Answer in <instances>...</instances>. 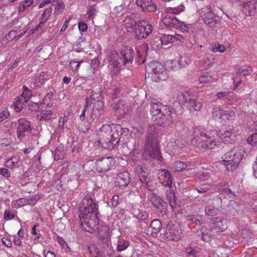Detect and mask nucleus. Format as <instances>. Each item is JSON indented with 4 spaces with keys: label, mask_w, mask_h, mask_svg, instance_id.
<instances>
[{
    "label": "nucleus",
    "mask_w": 257,
    "mask_h": 257,
    "mask_svg": "<svg viewBox=\"0 0 257 257\" xmlns=\"http://www.w3.org/2000/svg\"><path fill=\"white\" fill-rule=\"evenodd\" d=\"M247 142L250 145L257 147V133L250 136L247 139Z\"/></svg>",
    "instance_id": "13d9d810"
},
{
    "label": "nucleus",
    "mask_w": 257,
    "mask_h": 257,
    "mask_svg": "<svg viewBox=\"0 0 257 257\" xmlns=\"http://www.w3.org/2000/svg\"><path fill=\"white\" fill-rule=\"evenodd\" d=\"M209 50L214 53H223L225 51V48L223 45L219 43H214L210 46Z\"/></svg>",
    "instance_id": "4c0bfd02"
},
{
    "label": "nucleus",
    "mask_w": 257,
    "mask_h": 257,
    "mask_svg": "<svg viewBox=\"0 0 257 257\" xmlns=\"http://www.w3.org/2000/svg\"><path fill=\"white\" fill-rule=\"evenodd\" d=\"M40 113L37 115V118L40 120H48L51 118L52 114V111L50 110H44L42 109L40 111Z\"/></svg>",
    "instance_id": "c9c22d12"
},
{
    "label": "nucleus",
    "mask_w": 257,
    "mask_h": 257,
    "mask_svg": "<svg viewBox=\"0 0 257 257\" xmlns=\"http://www.w3.org/2000/svg\"><path fill=\"white\" fill-rule=\"evenodd\" d=\"M159 144L152 135H149L147 139L145 145L144 153L151 158L157 159L160 162L162 161V157L160 156Z\"/></svg>",
    "instance_id": "6e6552de"
},
{
    "label": "nucleus",
    "mask_w": 257,
    "mask_h": 257,
    "mask_svg": "<svg viewBox=\"0 0 257 257\" xmlns=\"http://www.w3.org/2000/svg\"><path fill=\"white\" fill-rule=\"evenodd\" d=\"M226 228V220L223 218L217 217L211 220L209 225L211 235L217 234Z\"/></svg>",
    "instance_id": "ddd939ff"
},
{
    "label": "nucleus",
    "mask_w": 257,
    "mask_h": 257,
    "mask_svg": "<svg viewBox=\"0 0 257 257\" xmlns=\"http://www.w3.org/2000/svg\"><path fill=\"white\" fill-rule=\"evenodd\" d=\"M113 130L117 131L115 126L112 128L109 124L102 125L97 133L99 137L98 146L110 151L117 149L120 138L118 133H113Z\"/></svg>",
    "instance_id": "39448f33"
},
{
    "label": "nucleus",
    "mask_w": 257,
    "mask_h": 257,
    "mask_svg": "<svg viewBox=\"0 0 257 257\" xmlns=\"http://www.w3.org/2000/svg\"><path fill=\"white\" fill-rule=\"evenodd\" d=\"M34 3V0H25L22 2L18 7V13L21 18L24 16V12Z\"/></svg>",
    "instance_id": "c85d7f7f"
},
{
    "label": "nucleus",
    "mask_w": 257,
    "mask_h": 257,
    "mask_svg": "<svg viewBox=\"0 0 257 257\" xmlns=\"http://www.w3.org/2000/svg\"><path fill=\"white\" fill-rule=\"evenodd\" d=\"M130 244V241L122 238L119 239L117 241L116 249L118 252L124 251L127 249Z\"/></svg>",
    "instance_id": "72a5a7b5"
},
{
    "label": "nucleus",
    "mask_w": 257,
    "mask_h": 257,
    "mask_svg": "<svg viewBox=\"0 0 257 257\" xmlns=\"http://www.w3.org/2000/svg\"><path fill=\"white\" fill-rule=\"evenodd\" d=\"M5 165L9 168H14L20 166V158L18 156H13L9 158L5 162Z\"/></svg>",
    "instance_id": "2f4dec72"
},
{
    "label": "nucleus",
    "mask_w": 257,
    "mask_h": 257,
    "mask_svg": "<svg viewBox=\"0 0 257 257\" xmlns=\"http://www.w3.org/2000/svg\"><path fill=\"white\" fill-rule=\"evenodd\" d=\"M135 35L138 39L146 38L152 33L153 27L150 23L146 21H141L138 22Z\"/></svg>",
    "instance_id": "9d476101"
},
{
    "label": "nucleus",
    "mask_w": 257,
    "mask_h": 257,
    "mask_svg": "<svg viewBox=\"0 0 257 257\" xmlns=\"http://www.w3.org/2000/svg\"><path fill=\"white\" fill-rule=\"evenodd\" d=\"M140 153L141 149L139 145L135 146L133 150L129 154L128 157L135 163L140 159L141 156Z\"/></svg>",
    "instance_id": "473e14b6"
},
{
    "label": "nucleus",
    "mask_w": 257,
    "mask_h": 257,
    "mask_svg": "<svg viewBox=\"0 0 257 257\" xmlns=\"http://www.w3.org/2000/svg\"><path fill=\"white\" fill-rule=\"evenodd\" d=\"M16 212L15 210L6 209L4 212V219L6 221L12 220L15 218Z\"/></svg>",
    "instance_id": "37998d69"
},
{
    "label": "nucleus",
    "mask_w": 257,
    "mask_h": 257,
    "mask_svg": "<svg viewBox=\"0 0 257 257\" xmlns=\"http://www.w3.org/2000/svg\"><path fill=\"white\" fill-rule=\"evenodd\" d=\"M242 12L245 16L254 14L257 6V0H238Z\"/></svg>",
    "instance_id": "dca6fc26"
},
{
    "label": "nucleus",
    "mask_w": 257,
    "mask_h": 257,
    "mask_svg": "<svg viewBox=\"0 0 257 257\" xmlns=\"http://www.w3.org/2000/svg\"><path fill=\"white\" fill-rule=\"evenodd\" d=\"M233 128L230 127L226 128L225 130H221L218 131L217 138L218 140L220 141V145L223 142H227L235 132L233 131Z\"/></svg>",
    "instance_id": "5701e85b"
},
{
    "label": "nucleus",
    "mask_w": 257,
    "mask_h": 257,
    "mask_svg": "<svg viewBox=\"0 0 257 257\" xmlns=\"http://www.w3.org/2000/svg\"><path fill=\"white\" fill-rule=\"evenodd\" d=\"M190 62V58L186 55H184L180 57L179 62L178 61V63L179 67H186L188 66Z\"/></svg>",
    "instance_id": "de8ad7c7"
},
{
    "label": "nucleus",
    "mask_w": 257,
    "mask_h": 257,
    "mask_svg": "<svg viewBox=\"0 0 257 257\" xmlns=\"http://www.w3.org/2000/svg\"><path fill=\"white\" fill-rule=\"evenodd\" d=\"M148 197L152 204L159 209L162 210V208L166 205V203L163 201L159 196L153 193H150V194L149 195Z\"/></svg>",
    "instance_id": "a878e982"
},
{
    "label": "nucleus",
    "mask_w": 257,
    "mask_h": 257,
    "mask_svg": "<svg viewBox=\"0 0 257 257\" xmlns=\"http://www.w3.org/2000/svg\"><path fill=\"white\" fill-rule=\"evenodd\" d=\"M220 194L223 195L225 198H228L231 199H233L235 196L234 194L228 188H225L222 190L221 191Z\"/></svg>",
    "instance_id": "4d7b16f0"
},
{
    "label": "nucleus",
    "mask_w": 257,
    "mask_h": 257,
    "mask_svg": "<svg viewBox=\"0 0 257 257\" xmlns=\"http://www.w3.org/2000/svg\"><path fill=\"white\" fill-rule=\"evenodd\" d=\"M244 152V149L242 146L234 147L222 157V160L219 163L225 167L227 172H232L238 167Z\"/></svg>",
    "instance_id": "423d86ee"
},
{
    "label": "nucleus",
    "mask_w": 257,
    "mask_h": 257,
    "mask_svg": "<svg viewBox=\"0 0 257 257\" xmlns=\"http://www.w3.org/2000/svg\"><path fill=\"white\" fill-rule=\"evenodd\" d=\"M136 4L144 12H152L157 10V6L152 0H136Z\"/></svg>",
    "instance_id": "412c9836"
},
{
    "label": "nucleus",
    "mask_w": 257,
    "mask_h": 257,
    "mask_svg": "<svg viewBox=\"0 0 257 257\" xmlns=\"http://www.w3.org/2000/svg\"><path fill=\"white\" fill-rule=\"evenodd\" d=\"M83 62V60L78 62L75 59H73L70 61V66L73 71L78 72L80 68V64Z\"/></svg>",
    "instance_id": "09e8293b"
},
{
    "label": "nucleus",
    "mask_w": 257,
    "mask_h": 257,
    "mask_svg": "<svg viewBox=\"0 0 257 257\" xmlns=\"http://www.w3.org/2000/svg\"><path fill=\"white\" fill-rule=\"evenodd\" d=\"M252 71V67L250 66H243L240 67L238 70V73L240 75L245 76L247 75Z\"/></svg>",
    "instance_id": "864d4df0"
},
{
    "label": "nucleus",
    "mask_w": 257,
    "mask_h": 257,
    "mask_svg": "<svg viewBox=\"0 0 257 257\" xmlns=\"http://www.w3.org/2000/svg\"><path fill=\"white\" fill-rule=\"evenodd\" d=\"M150 113L155 123L163 126L171 125L176 115L173 108L163 105L160 102L151 104Z\"/></svg>",
    "instance_id": "7ed1b4c3"
},
{
    "label": "nucleus",
    "mask_w": 257,
    "mask_h": 257,
    "mask_svg": "<svg viewBox=\"0 0 257 257\" xmlns=\"http://www.w3.org/2000/svg\"><path fill=\"white\" fill-rule=\"evenodd\" d=\"M178 99L180 104L181 103H185L188 104L189 103V101L192 99V98L190 97V93L188 91H185L182 93H180V94L179 95Z\"/></svg>",
    "instance_id": "58836bf2"
},
{
    "label": "nucleus",
    "mask_w": 257,
    "mask_h": 257,
    "mask_svg": "<svg viewBox=\"0 0 257 257\" xmlns=\"http://www.w3.org/2000/svg\"><path fill=\"white\" fill-rule=\"evenodd\" d=\"M79 213L80 224L83 229L88 232L98 230L102 246L109 247L111 242L108 228H98V208L91 198L86 196L82 199Z\"/></svg>",
    "instance_id": "f257e3e1"
},
{
    "label": "nucleus",
    "mask_w": 257,
    "mask_h": 257,
    "mask_svg": "<svg viewBox=\"0 0 257 257\" xmlns=\"http://www.w3.org/2000/svg\"><path fill=\"white\" fill-rule=\"evenodd\" d=\"M165 65L168 70L175 71L179 68V66L177 60L168 61L166 63Z\"/></svg>",
    "instance_id": "49530a36"
},
{
    "label": "nucleus",
    "mask_w": 257,
    "mask_h": 257,
    "mask_svg": "<svg viewBox=\"0 0 257 257\" xmlns=\"http://www.w3.org/2000/svg\"><path fill=\"white\" fill-rule=\"evenodd\" d=\"M65 5L62 1H60L58 3L57 6L55 8L54 15H58L62 13L64 11Z\"/></svg>",
    "instance_id": "5fc2aeb1"
},
{
    "label": "nucleus",
    "mask_w": 257,
    "mask_h": 257,
    "mask_svg": "<svg viewBox=\"0 0 257 257\" xmlns=\"http://www.w3.org/2000/svg\"><path fill=\"white\" fill-rule=\"evenodd\" d=\"M212 116L214 120L223 124L227 123L229 121L233 120L235 118L233 111L223 110L217 105L213 106Z\"/></svg>",
    "instance_id": "1a4fd4ad"
},
{
    "label": "nucleus",
    "mask_w": 257,
    "mask_h": 257,
    "mask_svg": "<svg viewBox=\"0 0 257 257\" xmlns=\"http://www.w3.org/2000/svg\"><path fill=\"white\" fill-rule=\"evenodd\" d=\"M125 103L123 100H120L116 102L114 105L113 109L115 110L122 111L123 112L125 113Z\"/></svg>",
    "instance_id": "8fccbe9b"
},
{
    "label": "nucleus",
    "mask_w": 257,
    "mask_h": 257,
    "mask_svg": "<svg viewBox=\"0 0 257 257\" xmlns=\"http://www.w3.org/2000/svg\"><path fill=\"white\" fill-rule=\"evenodd\" d=\"M186 167V163L181 161H177L174 163L172 169L174 171L179 172L183 170Z\"/></svg>",
    "instance_id": "a18cd8bd"
},
{
    "label": "nucleus",
    "mask_w": 257,
    "mask_h": 257,
    "mask_svg": "<svg viewBox=\"0 0 257 257\" xmlns=\"http://www.w3.org/2000/svg\"><path fill=\"white\" fill-rule=\"evenodd\" d=\"M165 235L169 240L178 241L182 238V231L180 227L169 222L167 225Z\"/></svg>",
    "instance_id": "9b49d317"
},
{
    "label": "nucleus",
    "mask_w": 257,
    "mask_h": 257,
    "mask_svg": "<svg viewBox=\"0 0 257 257\" xmlns=\"http://www.w3.org/2000/svg\"><path fill=\"white\" fill-rule=\"evenodd\" d=\"M133 214L135 217L142 220H145L148 217V214L146 211L139 209H134Z\"/></svg>",
    "instance_id": "e433bc0d"
},
{
    "label": "nucleus",
    "mask_w": 257,
    "mask_h": 257,
    "mask_svg": "<svg viewBox=\"0 0 257 257\" xmlns=\"http://www.w3.org/2000/svg\"><path fill=\"white\" fill-rule=\"evenodd\" d=\"M88 17L89 19H92L93 16L95 15L96 10L95 8V6H91L89 7L88 9Z\"/></svg>",
    "instance_id": "69168bd1"
},
{
    "label": "nucleus",
    "mask_w": 257,
    "mask_h": 257,
    "mask_svg": "<svg viewBox=\"0 0 257 257\" xmlns=\"http://www.w3.org/2000/svg\"><path fill=\"white\" fill-rule=\"evenodd\" d=\"M44 76V73L42 72L39 76H37L34 79L33 83L37 87H40L41 84H42L44 81V78H43Z\"/></svg>",
    "instance_id": "6e6d98bb"
},
{
    "label": "nucleus",
    "mask_w": 257,
    "mask_h": 257,
    "mask_svg": "<svg viewBox=\"0 0 257 257\" xmlns=\"http://www.w3.org/2000/svg\"><path fill=\"white\" fill-rule=\"evenodd\" d=\"M205 212L207 215L215 216L218 212V209L213 205H207L205 208Z\"/></svg>",
    "instance_id": "79ce46f5"
},
{
    "label": "nucleus",
    "mask_w": 257,
    "mask_h": 257,
    "mask_svg": "<svg viewBox=\"0 0 257 257\" xmlns=\"http://www.w3.org/2000/svg\"><path fill=\"white\" fill-rule=\"evenodd\" d=\"M52 11V8H49L46 9L42 14L40 22L37 28V29H41L43 25H44L48 20Z\"/></svg>",
    "instance_id": "7c9ffc66"
},
{
    "label": "nucleus",
    "mask_w": 257,
    "mask_h": 257,
    "mask_svg": "<svg viewBox=\"0 0 257 257\" xmlns=\"http://www.w3.org/2000/svg\"><path fill=\"white\" fill-rule=\"evenodd\" d=\"M187 257H196L197 252L191 247H187L186 249Z\"/></svg>",
    "instance_id": "e2e57ef3"
},
{
    "label": "nucleus",
    "mask_w": 257,
    "mask_h": 257,
    "mask_svg": "<svg viewBox=\"0 0 257 257\" xmlns=\"http://www.w3.org/2000/svg\"><path fill=\"white\" fill-rule=\"evenodd\" d=\"M18 122L17 138L22 141L26 134L31 132V124L25 118L19 119Z\"/></svg>",
    "instance_id": "f3484780"
},
{
    "label": "nucleus",
    "mask_w": 257,
    "mask_h": 257,
    "mask_svg": "<svg viewBox=\"0 0 257 257\" xmlns=\"http://www.w3.org/2000/svg\"><path fill=\"white\" fill-rule=\"evenodd\" d=\"M52 94H48L46 95L43 101L40 103L36 102H31L29 104V107L31 111H40L42 108L50 107L53 105V102L51 101Z\"/></svg>",
    "instance_id": "a211bd4d"
},
{
    "label": "nucleus",
    "mask_w": 257,
    "mask_h": 257,
    "mask_svg": "<svg viewBox=\"0 0 257 257\" xmlns=\"http://www.w3.org/2000/svg\"><path fill=\"white\" fill-rule=\"evenodd\" d=\"M214 74L212 72H207L204 73L200 76L199 81L201 83L209 82H211L212 79H214Z\"/></svg>",
    "instance_id": "f704fd0d"
},
{
    "label": "nucleus",
    "mask_w": 257,
    "mask_h": 257,
    "mask_svg": "<svg viewBox=\"0 0 257 257\" xmlns=\"http://www.w3.org/2000/svg\"><path fill=\"white\" fill-rule=\"evenodd\" d=\"M171 145L173 147L175 152H176L182 149L185 146L183 141L181 139H177L174 142L171 143Z\"/></svg>",
    "instance_id": "a19ab883"
},
{
    "label": "nucleus",
    "mask_w": 257,
    "mask_h": 257,
    "mask_svg": "<svg viewBox=\"0 0 257 257\" xmlns=\"http://www.w3.org/2000/svg\"><path fill=\"white\" fill-rule=\"evenodd\" d=\"M2 242L4 245L8 247H11L12 245V241L8 237H3L2 238Z\"/></svg>",
    "instance_id": "774afa93"
},
{
    "label": "nucleus",
    "mask_w": 257,
    "mask_h": 257,
    "mask_svg": "<svg viewBox=\"0 0 257 257\" xmlns=\"http://www.w3.org/2000/svg\"><path fill=\"white\" fill-rule=\"evenodd\" d=\"M123 25L128 32L135 34L138 23H136L132 17L128 16L123 21Z\"/></svg>",
    "instance_id": "393cba45"
},
{
    "label": "nucleus",
    "mask_w": 257,
    "mask_h": 257,
    "mask_svg": "<svg viewBox=\"0 0 257 257\" xmlns=\"http://www.w3.org/2000/svg\"><path fill=\"white\" fill-rule=\"evenodd\" d=\"M218 131L207 130L203 127L198 126L194 128L191 142L192 145L203 149H212L220 145V141L216 136Z\"/></svg>",
    "instance_id": "f03ea898"
},
{
    "label": "nucleus",
    "mask_w": 257,
    "mask_h": 257,
    "mask_svg": "<svg viewBox=\"0 0 257 257\" xmlns=\"http://www.w3.org/2000/svg\"><path fill=\"white\" fill-rule=\"evenodd\" d=\"M115 163V159L111 157L98 158L95 163L96 169L98 172L106 171L113 167Z\"/></svg>",
    "instance_id": "2eb2a0df"
},
{
    "label": "nucleus",
    "mask_w": 257,
    "mask_h": 257,
    "mask_svg": "<svg viewBox=\"0 0 257 257\" xmlns=\"http://www.w3.org/2000/svg\"><path fill=\"white\" fill-rule=\"evenodd\" d=\"M118 199L119 196L117 195H113L109 202V205L113 207L116 206L118 204Z\"/></svg>",
    "instance_id": "0e129e2a"
},
{
    "label": "nucleus",
    "mask_w": 257,
    "mask_h": 257,
    "mask_svg": "<svg viewBox=\"0 0 257 257\" xmlns=\"http://www.w3.org/2000/svg\"><path fill=\"white\" fill-rule=\"evenodd\" d=\"M146 71L151 73L152 80L156 82L165 80L168 78L167 69L158 62L153 61L148 64Z\"/></svg>",
    "instance_id": "0eeeda50"
},
{
    "label": "nucleus",
    "mask_w": 257,
    "mask_h": 257,
    "mask_svg": "<svg viewBox=\"0 0 257 257\" xmlns=\"http://www.w3.org/2000/svg\"><path fill=\"white\" fill-rule=\"evenodd\" d=\"M116 180L119 186L126 187L130 182V174L126 171L120 173L117 175Z\"/></svg>",
    "instance_id": "b1692460"
},
{
    "label": "nucleus",
    "mask_w": 257,
    "mask_h": 257,
    "mask_svg": "<svg viewBox=\"0 0 257 257\" xmlns=\"http://www.w3.org/2000/svg\"><path fill=\"white\" fill-rule=\"evenodd\" d=\"M94 94L91 92L89 99V104H93L91 118L93 120L98 118L104 112L103 102L100 100H95Z\"/></svg>",
    "instance_id": "4468645a"
},
{
    "label": "nucleus",
    "mask_w": 257,
    "mask_h": 257,
    "mask_svg": "<svg viewBox=\"0 0 257 257\" xmlns=\"http://www.w3.org/2000/svg\"><path fill=\"white\" fill-rule=\"evenodd\" d=\"M30 93V90L27 88V90L23 92L20 96L16 98L12 105V107L16 111H20L24 106L25 105V103H27L29 96H28Z\"/></svg>",
    "instance_id": "6ab92c4d"
},
{
    "label": "nucleus",
    "mask_w": 257,
    "mask_h": 257,
    "mask_svg": "<svg viewBox=\"0 0 257 257\" xmlns=\"http://www.w3.org/2000/svg\"><path fill=\"white\" fill-rule=\"evenodd\" d=\"M176 28H179L182 32H186L189 31V25L179 20V23L177 24Z\"/></svg>",
    "instance_id": "052dcab7"
},
{
    "label": "nucleus",
    "mask_w": 257,
    "mask_h": 257,
    "mask_svg": "<svg viewBox=\"0 0 257 257\" xmlns=\"http://www.w3.org/2000/svg\"><path fill=\"white\" fill-rule=\"evenodd\" d=\"M162 22L167 27L176 28L177 24L179 23V20L176 17L167 15L162 19Z\"/></svg>",
    "instance_id": "bb28decb"
},
{
    "label": "nucleus",
    "mask_w": 257,
    "mask_h": 257,
    "mask_svg": "<svg viewBox=\"0 0 257 257\" xmlns=\"http://www.w3.org/2000/svg\"><path fill=\"white\" fill-rule=\"evenodd\" d=\"M217 96L219 98H225L226 99H228L229 101H232L233 100V93H228L226 92H218L217 94Z\"/></svg>",
    "instance_id": "603ef678"
},
{
    "label": "nucleus",
    "mask_w": 257,
    "mask_h": 257,
    "mask_svg": "<svg viewBox=\"0 0 257 257\" xmlns=\"http://www.w3.org/2000/svg\"><path fill=\"white\" fill-rule=\"evenodd\" d=\"M187 106L191 111H200L202 108V104L196 99H192L189 101Z\"/></svg>",
    "instance_id": "c756f323"
},
{
    "label": "nucleus",
    "mask_w": 257,
    "mask_h": 257,
    "mask_svg": "<svg viewBox=\"0 0 257 257\" xmlns=\"http://www.w3.org/2000/svg\"><path fill=\"white\" fill-rule=\"evenodd\" d=\"M134 51L130 47L124 48L120 53L112 52L108 57V66L112 70V74H117L124 68L125 65L132 63L134 59Z\"/></svg>",
    "instance_id": "20e7f679"
},
{
    "label": "nucleus",
    "mask_w": 257,
    "mask_h": 257,
    "mask_svg": "<svg viewBox=\"0 0 257 257\" xmlns=\"http://www.w3.org/2000/svg\"><path fill=\"white\" fill-rule=\"evenodd\" d=\"M150 226L153 229V231L156 233L161 229L162 223L159 220L154 219L151 222Z\"/></svg>",
    "instance_id": "c03bdc74"
},
{
    "label": "nucleus",
    "mask_w": 257,
    "mask_h": 257,
    "mask_svg": "<svg viewBox=\"0 0 257 257\" xmlns=\"http://www.w3.org/2000/svg\"><path fill=\"white\" fill-rule=\"evenodd\" d=\"M135 172L138 174L140 181L147 188L150 190L153 191L156 187V184L152 181H149L147 179L148 172L146 171V169L143 168L141 165H138L136 167L135 169Z\"/></svg>",
    "instance_id": "f8f14e48"
},
{
    "label": "nucleus",
    "mask_w": 257,
    "mask_h": 257,
    "mask_svg": "<svg viewBox=\"0 0 257 257\" xmlns=\"http://www.w3.org/2000/svg\"><path fill=\"white\" fill-rule=\"evenodd\" d=\"M211 172L208 170H203L198 172L200 179L202 180H207L211 175Z\"/></svg>",
    "instance_id": "3c124183"
},
{
    "label": "nucleus",
    "mask_w": 257,
    "mask_h": 257,
    "mask_svg": "<svg viewBox=\"0 0 257 257\" xmlns=\"http://www.w3.org/2000/svg\"><path fill=\"white\" fill-rule=\"evenodd\" d=\"M167 199L169 201L170 206L174 208L176 206V202L175 197V194L172 191H167Z\"/></svg>",
    "instance_id": "ea45409f"
},
{
    "label": "nucleus",
    "mask_w": 257,
    "mask_h": 257,
    "mask_svg": "<svg viewBox=\"0 0 257 257\" xmlns=\"http://www.w3.org/2000/svg\"><path fill=\"white\" fill-rule=\"evenodd\" d=\"M185 7L183 6H180L176 8H173L171 10V13L174 14H179L184 11Z\"/></svg>",
    "instance_id": "338daca9"
},
{
    "label": "nucleus",
    "mask_w": 257,
    "mask_h": 257,
    "mask_svg": "<svg viewBox=\"0 0 257 257\" xmlns=\"http://www.w3.org/2000/svg\"><path fill=\"white\" fill-rule=\"evenodd\" d=\"M183 37L177 34L172 35H164L158 40L161 42L162 45L166 46L169 43L175 42H181L183 40Z\"/></svg>",
    "instance_id": "4be33fe9"
},
{
    "label": "nucleus",
    "mask_w": 257,
    "mask_h": 257,
    "mask_svg": "<svg viewBox=\"0 0 257 257\" xmlns=\"http://www.w3.org/2000/svg\"><path fill=\"white\" fill-rule=\"evenodd\" d=\"M158 178L160 182L164 187H172L173 179L168 171L165 169L159 170L158 172Z\"/></svg>",
    "instance_id": "aec40b11"
},
{
    "label": "nucleus",
    "mask_w": 257,
    "mask_h": 257,
    "mask_svg": "<svg viewBox=\"0 0 257 257\" xmlns=\"http://www.w3.org/2000/svg\"><path fill=\"white\" fill-rule=\"evenodd\" d=\"M213 14L210 11L204 16V22L207 24H210L213 20Z\"/></svg>",
    "instance_id": "bf43d9fd"
},
{
    "label": "nucleus",
    "mask_w": 257,
    "mask_h": 257,
    "mask_svg": "<svg viewBox=\"0 0 257 257\" xmlns=\"http://www.w3.org/2000/svg\"><path fill=\"white\" fill-rule=\"evenodd\" d=\"M214 58L212 54H209L206 57L200 60L199 67L203 69H208L213 63Z\"/></svg>",
    "instance_id": "cd10ccee"
},
{
    "label": "nucleus",
    "mask_w": 257,
    "mask_h": 257,
    "mask_svg": "<svg viewBox=\"0 0 257 257\" xmlns=\"http://www.w3.org/2000/svg\"><path fill=\"white\" fill-rule=\"evenodd\" d=\"M89 105V99L87 98L85 100V104L84 105V108L82 111L81 114L80 115V119L81 120H84L85 118V113L87 108L88 107Z\"/></svg>",
    "instance_id": "680f3d73"
}]
</instances>
